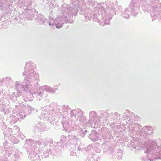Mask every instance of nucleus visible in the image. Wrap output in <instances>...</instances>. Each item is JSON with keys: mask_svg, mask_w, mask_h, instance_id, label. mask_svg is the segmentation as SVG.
Instances as JSON below:
<instances>
[{"mask_svg": "<svg viewBox=\"0 0 161 161\" xmlns=\"http://www.w3.org/2000/svg\"><path fill=\"white\" fill-rule=\"evenodd\" d=\"M32 63L31 61L26 62L25 66V70L22 74L23 76L25 77V78L27 79H31L35 80H38L39 78V75L38 74H36L34 72V70L31 69V70L27 69V67L28 66V64H31Z\"/></svg>", "mask_w": 161, "mask_h": 161, "instance_id": "f257e3e1", "label": "nucleus"}, {"mask_svg": "<svg viewBox=\"0 0 161 161\" xmlns=\"http://www.w3.org/2000/svg\"><path fill=\"white\" fill-rule=\"evenodd\" d=\"M153 146H150L149 148L147 147L146 150L144 151L145 153H147L149 154L153 153H155V147L154 146H157L158 148H161V139H159L158 142H153L152 143Z\"/></svg>", "mask_w": 161, "mask_h": 161, "instance_id": "f03ea898", "label": "nucleus"}, {"mask_svg": "<svg viewBox=\"0 0 161 161\" xmlns=\"http://www.w3.org/2000/svg\"><path fill=\"white\" fill-rule=\"evenodd\" d=\"M39 90L40 91H46L47 92H50L52 93H53L54 92V91L50 86L47 85L41 86L40 87Z\"/></svg>", "mask_w": 161, "mask_h": 161, "instance_id": "7ed1b4c3", "label": "nucleus"}, {"mask_svg": "<svg viewBox=\"0 0 161 161\" xmlns=\"http://www.w3.org/2000/svg\"><path fill=\"white\" fill-rule=\"evenodd\" d=\"M27 80H26L25 78L24 81L23 83V86H24L23 88L25 90H28L30 87V83Z\"/></svg>", "mask_w": 161, "mask_h": 161, "instance_id": "20e7f679", "label": "nucleus"}, {"mask_svg": "<svg viewBox=\"0 0 161 161\" xmlns=\"http://www.w3.org/2000/svg\"><path fill=\"white\" fill-rule=\"evenodd\" d=\"M34 141L33 140H27L26 142H27L28 144H29V145H30L31 146L32 145V144L34 143Z\"/></svg>", "mask_w": 161, "mask_h": 161, "instance_id": "39448f33", "label": "nucleus"}, {"mask_svg": "<svg viewBox=\"0 0 161 161\" xmlns=\"http://www.w3.org/2000/svg\"><path fill=\"white\" fill-rule=\"evenodd\" d=\"M37 94L38 96H40L41 97H42V95L44 93L43 92H35Z\"/></svg>", "mask_w": 161, "mask_h": 161, "instance_id": "423d86ee", "label": "nucleus"}, {"mask_svg": "<svg viewBox=\"0 0 161 161\" xmlns=\"http://www.w3.org/2000/svg\"><path fill=\"white\" fill-rule=\"evenodd\" d=\"M62 26V25H61L58 26V25H56V27L57 28H60Z\"/></svg>", "mask_w": 161, "mask_h": 161, "instance_id": "0eeeda50", "label": "nucleus"}, {"mask_svg": "<svg viewBox=\"0 0 161 161\" xmlns=\"http://www.w3.org/2000/svg\"><path fill=\"white\" fill-rule=\"evenodd\" d=\"M98 138L96 137V138H95L94 139H93L92 140L94 142H95L97 141L98 140Z\"/></svg>", "mask_w": 161, "mask_h": 161, "instance_id": "6e6552de", "label": "nucleus"}, {"mask_svg": "<svg viewBox=\"0 0 161 161\" xmlns=\"http://www.w3.org/2000/svg\"><path fill=\"white\" fill-rule=\"evenodd\" d=\"M40 15L41 16V17H42V18L43 17V15H42V14H41V15Z\"/></svg>", "mask_w": 161, "mask_h": 161, "instance_id": "1a4fd4ad", "label": "nucleus"}, {"mask_svg": "<svg viewBox=\"0 0 161 161\" xmlns=\"http://www.w3.org/2000/svg\"><path fill=\"white\" fill-rule=\"evenodd\" d=\"M2 3L0 2V4H2Z\"/></svg>", "mask_w": 161, "mask_h": 161, "instance_id": "9d476101", "label": "nucleus"}, {"mask_svg": "<svg viewBox=\"0 0 161 161\" xmlns=\"http://www.w3.org/2000/svg\"><path fill=\"white\" fill-rule=\"evenodd\" d=\"M49 25H51V24H50V23H49Z\"/></svg>", "mask_w": 161, "mask_h": 161, "instance_id": "9b49d317", "label": "nucleus"}, {"mask_svg": "<svg viewBox=\"0 0 161 161\" xmlns=\"http://www.w3.org/2000/svg\"><path fill=\"white\" fill-rule=\"evenodd\" d=\"M128 18H129L130 17H129V16H128Z\"/></svg>", "mask_w": 161, "mask_h": 161, "instance_id": "f8f14e48", "label": "nucleus"}, {"mask_svg": "<svg viewBox=\"0 0 161 161\" xmlns=\"http://www.w3.org/2000/svg\"><path fill=\"white\" fill-rule=\"evenodd\" d=\"M17 85H18V84H16ZM17 86H18V85H17Z\"/></svg>", "mask_w": 161, "mask_h": 161, "instance_id": "ddd939ff", "label": "nucleus"}]
</instances>
